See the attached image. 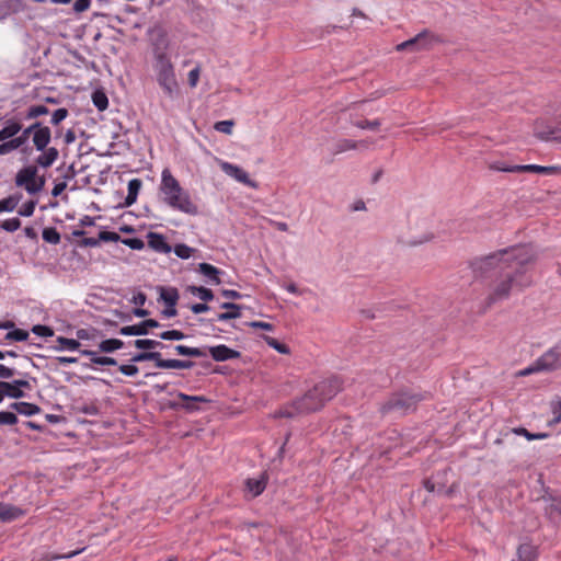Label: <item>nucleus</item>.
<instances>
[{
    "label": "nucleus",
    "mask_w": 561,
    "mask_h": 561,
    "mask_svg": "<svg viewBox=\"0 0 561 561\" xmlns=\"http://www.w3.org/2000/svg\"><path fill=\"white\" fill-rule=\"evenodd\" d=\"M30 138V135L28 134H25V129L22 130V134L18 137H12L10 140L13 142V146H14V149H19L21 147H23L27 139Z\"/></svg>",
    "instance_id": "obj_60"
},
{
    "label": "nucleus",
    "mask_w": 561,
    "mask_h": 561,
    "mask_svg": "<svg viewBox=\"0 0 561 561\" xmlns=\"http://www.w3.org/2000/svg\"><path fill=\"white\" fill-rule=\"evenodd\" d=\"M9 408L21 415L32 416L35 414H39L42 409L39 405L35 403H30L25 401L13 402L9 405Z\"/></svg>",
    "instance_id": "obj_23"
},
{
    "label": "nucleus",
    "mask_w": 561,
    "mask_h": 561,
    "mask_svg": "<svg viewBox=\"0 0 561 561\" xmlns=\"http://www.w3.org/2000/svg\"><path fill=\"white\" fill-rule=\"evenodd\" d=\"M233 125V121H219L214 125V128L219 133L230 135L232 133Z\"/></svg>",
    "instance_id": "obj_54"
},
{
    "label": "nucleus",
    "mask_w": 561,
    "mask_h": 561,
    "mask_svg": "<svg viewBox=\"0 0 561 561\" xmlns=\"http://www.w3.org/2000/svg\"><path fill=\"white\" fill-rule=\"evenodd\" d=\"M51 141V130L46 127L44 131L34 133L32 136V142L36 150H44Z\"/></svg>",
    "instance_id": "obj_27"
},
{
    "label": "nucleus",
    "mask_w": 561,
    "mask_h": 561,
    "mask_svg": "<svg viewBox=\"0 0 561 561\" xmlns=\"http://www.w3.org/2000/svg\"><path fill=\"white\" fill-rule=\"evenodd\" d=\"M492 170L501 171V172H508V173H517L516 171V164H506L504 162H494L490 165Z\"/></svg>",
    "instance_id": "obj_57"
},
{
    "label": "nucleus",
    "mask_w": 561,
    "mask_h": 561,
    "mask_svg": "<svg viewBox=\"0 0 561 561\" xmlns=\"http://www.w3.org/2000/svg\"><path fill=\"white\" fill-rule=\"evenodd\" d=\"M118 370L125 375V376H129V377H133V376H136L139 371L138 367L136 365H133V364H129V365H121L118 367Z\"/></svg>",
    "instance_id": "obj_61"
},
{
    "label": "nucleus",
    "mask_w": 561,
    "mask_h": 561,
    "mask_svg": "<svg viewBox=\"0 0 561 561\" xmlns=\"http://www.w3.org/2000/svg\"><path fill=\"white\" fill-rule=\"evenodd\" d=\"M121 242L133 250H142L145 248V242L139 238H125Z\"/></svg>",
    "instance_id": "obj_58"
},
{
    "label": "nucleus",
    "mask_w": 561,
    "mask_h": 561,
    "mask_svg": "<svg viewBox=\"0 0 561 561\" xmlns=\"http://www.w3.org/2000/svg\"><path fill=\"white\" fill-rule=\"evenodd\" d=\"M149 41L152 48V58L171 55L169 51L170 41L167 31L161 25H154L148 30Z\"/></svg>",
    "instance_id": "obj_8"
},
{
    "label": "nucleus",
    "mask_w": 561,
    "mask_h": 561,
    "mask_svg": "<svg viewBox=\"0 0 561 561\" xmlns=\"http://www.w3.org/2000/svg\"><path fill=\"white\" fill-rule=\"evenodd\" d=\"M220 169L239 183L250 187H256V183L250 179L249 174L242 168L225 161L220 163Z\"/></svg>",
    "instance_id": "obj_11"
},
{
    "label": "nucleus",
    "mask_w": 561,
    "mask_h": 561,
    "mask_svg": "<svg viewBox=\"0 0 561 561\" xmlns=\"http://www.w3.org/2000/svg\"><path fill=\"white\" fill-rule=\"evenodd\" d=\"M37 172L38 169L36 165L22 168L15 175V185L24 187L31 195L39 193L44 188L46 180L44 176H38Z\"/></svg>",
    "instance_id": "obj_7"
},
{
    "label": "nucleus",
    "mask_w": 561,
    "mask_h": 561,
    "mask_svg": "<svg viewBox=\"0 0 561 561\" xmlns=\"http://www.w3.org/2000/svg\"><path fill=\"white\" fill-rule=\"evenodd\" d=\"M160 323L154 319H147L137 324L122 327L119 329V334L122 335H147L149 333V329L158 328Z\"/></svg>",
    "instance_id": "obj_13"
},
{
    "label": "nucleus",
    "mask_w": 561,
    "mask_h": 561,
    "mask_svg": "<svg viewBox=\"0 0 561 561\" xmlns=\"http://www.w3.org/2000/svg\"><path fill=\"white\" fill-rule=\"evenodd\" d=\"M100 244H101V240H99V237L98 238H82L78 242V245L81 248H94V247H99Z\"/></svg>",
    "instance_id": "obj_63"
},
{
    "label": "nucleus",
    "mask_w": 561,
    "mask_h": 561,
    "mask_svg": "<svg viewBox=\"0 0 561 561\" xmlns=\"http://www.w3.org/2000/svg\"><path fill=\"white\" fill-rule=\"evenodd\" d=\"M69 115V112L66 107L57 108L53 112L50 123L54 126H58L64 119H66Z\"/></svg>",
    "instance_id": "obj_50"
},
{
    "label": "nucleus",
    "mask_w": 561,
    "mask_h": 561,
    "mask_svg": "<svg viewBox=\"0 0 561 561\" xmlns=\"http://www.w3.org/2000/svg\"><path fill=\"white\" fill-rule=\"evenodd\" d=\"M415 38H419V42H416V46L420 51L430 50L435 44L442 43L440 37L431 32L430 30H423L422 32L415 35Z\"/></svg>",
    "instance_id": "obj_18"
},
{
    "label": "nucleus",
    "mask_w": 561,
    "mask_h": 561,
    "mask_svg": "<svg viewBox=\"0 0 561 561\" xmlns=\"http://www.w3.org/2000/svg\"><path fill=\"white\" fill-rule=\"evenodd\" d=\"M207 355L210 354L216 362H226L229 359H236L241 356L239 351L232 350L225 344L216 346H205Z\"/></svg>",
    "instance_id": "obj_14"
},
{
    "label": "nucleus",
    "mask_w": 561,
    "mask_h": 561,
    "mask_svg": "<svg viewBox=\"0 0 561 561\" xmlns=\"http://www.w3.org/2000/svg\"><path fill=\"white\" fill-rule=\"evenodd\" d=\"M159 193L161 201L173 210L190 216L198 215V206L192 201L190 193L181 186L168 168L162 170Z\"/></svg>",
    "instance_id": "obj_3"
},
{
    "label": "nucleus",
    "mask_w": 561,
    "mask_h": 561,
    "mask_svg": "<svg viewBox=\"0 0 561 561\" xmlns=\"http://www.w3.org/2000/svg\"><path fill=\"white\" fill-rule=\"evenodd\" d=\"M518 561L536 560L537 551L536 548L528 542L522 543L517 548Z\"/></svg>",
    "instance_id": "obj_35"
},
{
    "label": "nucleus",
    "mask_w": 561,
    "mask_h": 561,
    "mask_svg": "<svg viewBox=\"0 0 561 561\" xmlns=\"http://www.w3.org/2000/svg\"><path fill=\"white\" fill-rule=\"evenodd\" d=\"M22 130V124L15 119H7L4 127L0 130V142L8 141Z\"/></svg>",
    "instance_id": "obj_25"
},
{
    "label": "nucleus",
    "mask_w": 561,
    "mask_h": 561,
    "mask_svg": "<svg viewBox=\"0 0 561 561\" xmlns=\"http://www.w3.org/2000/svg\"><path fill=\"white\" fill-rule=\"evenodd\" d=\"M20 199L21 195H10L3 199H0V213L13 211L19 205Z\"/></svg>",
    "instance_id": "obj_37"
},
{
    "label": "nucleus",
    "mask_w": 561,
    "mask_h": 561,
    "mask_svg": "<svg viewBox=\"0 0 561 561\" xmlns=\"http://www.w3.org/2000/svg\"><path fill=\"white\" fill-rule=\"evenodd\" d=\"M433 239H434V233L430 232V233L424 234L420 239H411L410 241L407 242V245H409V247H417V245H421V244H423L425 242L432 241Z\"/></svg>",
    "instance_id": "obj_62"
},
{
    "label": "nucleus",
    "mask_w": 561,
    "mask_h": 561,
    "mask_svg": "<svg viewBox=\"0 0 561 561\" xmlns=\"http://www.w3.org/2000/svg\"><path fill=\"white\" fill-rule=\"evenodd\" d=\"M48 113H49V110L45 105H42V104L32 105L26 111L25 119H34L42 115H46Z\"/></svg>",
    "instance_id": "obj_41"
},
{
    "label": "nucleus",
    "mask_w": 561,
    "mask_h": 561,
    "mask_svg": "<svg viewBox=\"0 0 561 561\" xmlns=\"http://www.w3.org/2000/svg\"><path fill=\"white\" fill-rule=\"evenodd\" d=\"M158 290H159V294H160V300H162L165 306L168 307H175L178 301H179V298H180V295H179V290L175 288V287H169V288H165V287H158Z\"/></svg>",
    "instance_id": "obj_26"
},
{
    "label": "nucleus",
    "mask_w": 561,
    "mask_h": 561,
    "mask_svg": "<svg viewBox=\"0 0 561 561\" xmlns=\"http://www.w3.org/2000/svg\"><path fill=\"white\" fill-rule=\"evenodd\" d=\"M416 42H419V38H415V36H414V37H412V38H410V39H408L405 42H402V43L398 44L396 46V49L398 51H404V50L420 51L417 46H416Z\"/></svg>",
    "instance_id": "obj_52"
},
{
    "label": "nucleus",
    "mask_w": 561,
    "mask_h": 561,
    "mask_svg": "<svg viewBox=\"0 0 561 561\" xmlns=\"http://www.w3.org/2000/svg\"><path fill=\"white\" fill-rule=\"evenodd\" d=\"M185 334L180 330H169L159 334L161 340L165 341H181L185 339Z\"/></svg>",
    "instance_id": "obj_49"
},
{
    "label": "nucleus",
    "mask_w": 561,
    "mask_h": 561,
    "mask_svg": "<svg viewBox=\"0 0 561 561\" xmlns=\"http://www.w3.org/2000/svg\"><path fill=\"white\" fill-rule=\"evenodd\" d=\"M57 343L59 344L58 346L55 347V350H57V351H64V350L77 351V350H79V347L81 345L79 341L73 340V339H68L65 336H58Z\"/></svg>",
    "instance_id": "obj_39"
},
{
    "label": "nucleus",
    "mask_w": 561,
    "mask_h": 561,
    "mask_svg": "<svg viewBox=\"0 0 561 561\" xmlns=\"http://www.w3.org/2000/svg\"><path fill=\"white\" fill-rule=\"evenodd\" d=\"M514 433H516L517 435H522V436L526 437V439H528V440L545 439V438L548 437L547 433H536V434H534V433L528 432L524 427L515 428Z\"/></svg>",
    "instance_id": "obj_48"
},
{
    "label": "nucleus",
    "mask_w": 561,
    "mask_h": 561,
    "mask_svg": "<svg viewBox=\"0 0 561 561\" xmlns=\"http://www.w3.org/2000/svg\"><path fill=\"white\" fill-rule=\"evenodd\" d=\"M133 343H134L135 347H137L139 350H145L147 352H152L151 350H156V348L164 350V348L170 347L169 345L163 344L160 341L150 340V339H139V340H135Z\"/></svg>",
    "instance_id": "obj_32"
},
{
    "label": "nucleus",
    "mask_w": 561,
    "mask_h": 561,
    "mask_svg": "<svg viewBox=\"0 0 561 561\" xmlns=\"http://www.w3.org/2000/svg\"><path fill=\"white\" fill-rule=\"evenodd\" d=\"M21 220L18 217L5 219L0 222V228L7 232H14L21 227Z\"/></svg>",
    "instance_id": "obj_47"
},
{
    "label": "nucleus",
    "mask_w": 561,
    "mask_h": 561,
    "mask_svg": "<svg viewBox=\"0 0 561 561\" xmlns=\"http://www.w3.org/2000/svg\"><path fill=\"white\" fill-rule=\"evenodd\" d=\"M173 350L176 354L188 357H206L207 352L205 347H191L186 345H175Z\"/></svg>",
    "instance_id": "obj_30"
},
{
    "label": "nucleus",
    "mask_w": 561,
    "mask_h": 561,
    "mask_svg": "<svg viewBox=\"0 0 561 561\" xmlns=\"http://www.w3.org/2000/svg\"><path fill=\"white\" fill-rule=\"evenodd\" d=\"M547 516L553 522L561 520V497H551L546 508Z\"/></svg>",
    "instance_id": "obj_31"
},
{
    "label": "nucleus",
    "mask_w": 561,
    "mask_h": 561,
    "mask_svg": "<svg viewBox=\"0 0 561 561\" xmlns=\"http://www.w3.org/2000/svg\"><path fill=\"white\" fill-rule=\"evenodd\" d=\"M81 354L83 356H87L90 358V360L100 366H115L117 365V360L114 357L108 356H99L96 352L90 351V350H83L81 351Z\"/></svg>",
    "instance_id": "obj_29"
},
{
    "label": "nucleus",
    "mask_w": 561,
    "mask_h": 561,
    "mask_svg": "<svg viewBox=\"0 0 561 561\" xmlns=\"http://www.w3.org/2000/svg\"><path fill=\"white\" fill-rule=\"evenodd\" d=\"M8 341H16V342H23L28 339V332L22 329H15L9 331L7 335L4 336Z\"/></svg>",
    "instance_id": "obj_45"
},
{
    "label": "nucleus",
    "mask_w": 561,
    "mask_h": 561,
    "mask_svg": "<svg viewBox=\"0 0 561 561\" xmlns=\"http://www.w3.org/2000/svg\"><path fill=\"white\" fill-rule=\"evenodd\" d=\"M152 69L163 95L170 100L176 99L180 94V85L171 55L153 57Z\"/></svg>",
    "instance_id": "obj_4"
},
{
    "label": "nucleus",
    "mask_w": 561,
    "mask_h": 561,
    "mask_svg": "<svg viewBox=\"0 0 561 561\" xmlns=\"http://www.w3.org/2000/svg\"><path fill=\"white\" fill-rule=\"evenodd\" d=\"M174 254L183 260H187L192 256V254L196 251L194 248L188 247L185 243H178L174 248H172Z\"/></svg>",
    "instance_id": "obj_43"
},
{
    "label": "nucleus",
    "mask_w": 561,
    "mask_h": 561,
    "mask_svg": "<svg viewBox=\"0 0 561 561\" xmlns=\"http://www.w3.org/2000/svg\"><path fill=\"white\" fill-rule=\"evenodd\" d=\"M0 393H2L3 398H12V399H21L25 397L23 390H18L13 382H8L4 380L0 381Z\"/></svg>",
    "instance_id": "obj_33"
},
{
    "label": "nucleus",
    "mask_w": 561,
    "mask_h": 561,
    "mask_svg": "<svg viewBox=\"0 0 561 561\" xmlns=\"http://www.w3.org/2000/svg\"><path fill=\"white\" fill-rule=\"evenodd\" d=\"M187 289L205 302L211 301L214 299L213 290L204 286H188Z\"/></svg>",
    "instance_id": "obj_38"
},
{
    "label": "nucleus",
    "mask_w": 561,
    "mask_h": 561,
    "mask_svg": "<svg viewBox=\"0 0 561 561\" xmlns=\"http://www.w3.org/2000/svg\"><path fill=\"white\" fill-rule=\"evenodd\" d=\"M197 271L208 279V283L214 285L221 283L220 275L224 274V271L218 267L209 263H199Z\"/></svg>",
    "instance_id": "obj_21"
},
{
    "label": "nucleus",
    "mask_w": 561,
    "mask_h": 561,
    "mask_svg": "<svg viewBox=\"0 0 561 561\" xmlns=\"http://www.w3.org/2000/svg\"><path fill=\"white\" fill-rule=\"evenodd\" d=\"M516 171L517 173L534 172L545 175H552L558 174L561 171V168L554 165L543 167L538 164H516Z\"/></svg>",
    "instance_id": "obj_20"
},
{
    "label": "nucleus",
    "mask_w": 561,
    "mask_h": 561,
    "mask_svg": "<svg viewBox=\"0 0 561 561\" xmlns=\"http://www.w3.org/2000/svg\"><path fill=\"white\" fill-rule=\"evenodd\" d=\"M358 149V145L355 144V140L352 139H339L334 145L332 146L331 152L333 156L343 153L348 150H356Z\"/></svg>",
    "instance_id": "obj_34"
},
{
    "label": "nucleus",
    "mask_w": 561,
    "mask_h": 561,
    "mask_svg": "<svg viewBox=\"0 0 561 561\" xmlns=\"http://www.w3.org/2000/svg\"><path fill=\"white\" fill-rule=\"evenodd\" d=\"M42 237L45 242L50 244H58L60 242V233L56 228L48 227L43 230Z\"/></svg>",
    "instance_id": "obj_42"
},
{
    "label": "nucleus",
    "mask_w": 561,
    "mask_h": 561,
    "mask_svg": "<svg viewBox=\"0 0 561 561\" xmlns=\"http://www.w3.org/2000/svg\"><path fill=\"white\" fill-rule=\"evenodd\" d=\"M92 102L99 111H105L108 106V99L102 90L93 92Z\"/></svg>",
    "instance_id": "obj_40"
},
{
    "label": "nucleus",
    "mask_w": 561,
    "mask_h": 561,
    "mask_svg": "<svg viewBox=\"0 0 561 561\" xmlns=\"http://www.w3.org/2000/svg\"><path fill=\"white\" fill-rule=\"evenodd\" d=\"M148 360L153 362L154 366L160 369H191L195 366V363L188 359H164L160 352H140L130 358L131 363H141Z\"/></svg>",
    "instance_id": "obj_6"
},
{
    "label": "nucleus",
    "mask_w": 561,
    "mask_h": 561,
    "mask_svg": "<svg viewBox=\"0 0 561 561\" xmlns=\"http://www.w3.org/2000/svg\"><path fill=\"white\" fill-rule=\"evenodd\" d=\"M141 185H142V181L140 179H131L128 182V186H127L128 193H127V196L125 197V202H124L125 206H127V207L131 206L137 201V196L139 194Z\"/></svg>",
    "instance_id": "obj_28"
},
{
    "label": "nucleus",
    "mask_w": 561,
    "mask_h": 561,
    "mask_svg": "<svg viewBox=\"0 0 561 561\" xmlns=\"http://www.w3.org/2000/svg\"><path fill=\"white\" fill-rule=\"evenodd\" d=\"M263 339L270 347L274 348L279 354H288L289 353V347L286 344L280 343L276 339L268 336V335H264Z\"/></svg>",
    "instance_id": "obj_44"
},
{
    "label": "nucleus",
    "mask_w": 561,
    "mask_h": 561,
    "mask_svg": "<svg viewBox=\"0 0 561 561\" xmlns=\"http://www.w3.org/2000/svg\"><path fill=\"white\" fill-rule=\"evenodd\" d=\"M535 136L541 140L558 141L561 144V126H548L537 122L534 128Z\"/></svg>",
    "instance_id": "obj_15"
},
{
    "label": "nucleus",
    "mask_w": 561,
    "mask_h": 561,
    "mask_svg": "<svg viewBox=\"0 0 561 561\" xmlns=\"http://www.w3.org/2000/svg\"><path fill=\"white\" fill-rule=\"evenodd\" d=\"M19 419L15 413L11 411H0V425H15Z\"/></svg>",
    "instance_id": "obj_51"
},
{
    "label": "nucleus",
    "mask_w": 561,
    "mask_h": 561,
    "mask_svg": "<svg viewBox=\"0 0 561 561\" xmlns=\"http://www.w3.org/2000/svg\"><path fill=\"white\" fill-rule=\"evenodd\" d=\"M147 239L149 248L154 252L168 254L172 251V247L162 233L150 231L147 233Z\"/></svg>",
    "instance_id": "obj_16"
},
{
    "label": "nucleus",
    "mask_w": 561,
    "mask_h": 561,
    "mask_svg": "<svg viewBox=\"0 0 561 561\" xmlns=\"http://www.w3.org/2000/svg\"><path fill=\"white\" fill-rule=\"evenodd\" d=\"M32 332L38 336L44 337H50L54 335V330L50 327L44 324L33 325Z\"/></svg>",
    "instance_id": "obj_55"
},
{
    "label": "nucleus",
    "mask_w": 561,
    "mask_h": 561,
    "mask_svg": "<svg viewBox=\"0 0 561 561\" xmlns=\"http://www.w3.org/2000/svg\"><path fill=\"white\" fill-rule=\"evenodd\" d=\"M342 390V381L339 377H331L319 381L302 397L284 405L275 412L276 417H295L299 414H308L321 410L324 404Z\"/></svg>",
    "instance_id": "obj_2"
},
{
    "label": "nucleus",
    "mask_w": 561,
    "mask_h": 561,
    "mask_svg": "<svg viewBox=\"0 0 561 561\" xmlns=\"http://www.w3.org/2000/svg\"><path fill=\"white\" fill-rule=\"evenodd\" d=\"M537 260L529 245L499 250L473 265L479 276L490 274L493 280L486 297L488 306L506 300L515 291H523L533 284L531 268Z\"/></svg>",
    "instance_id": "obj_1"
},
{
    "label": "nucleus",
    "mask_w": 561,
    "mask_h": 561,
    "mask_svg": "<svg viewBox=\"0 0 561 561\" xmlns=\"http://www.w3.org/2000/svg\"><path fill=\"white\" fill-rule=\"evenodd\" d=\"M425 399L426 396L421 392H412L409 390L394 392L381 404L380 413L382 415L394 414L403 416L414 412L417 404Z\"/></svg>",
    "instance_id": "obj_5"
},
{
    "label": "nucleus",
    "mask_w": 561,
    "mask_h": 561,
    "mask_svg": "<svg viewBox=\"0 0 561 561\" xmlns=\"http://www.w3.org/2000/svg\"><path fill=\"white\" fill-rule=\"evenodd\" d=\"M99 240L104 241V242H118L121 240H123L121 238V236L116 232H113V231H101L99 233Z\"/></svg>",
    "instance_id": "obj_59"
},
{
    "label": "nucleus",
    "mask_w": 561,
    "mask_h": 561,
    "mask_svg": "<svg viewBox=\"0 0 561 561\" xmlns=\"http://www.w3.org/2000/svg\"><path fill=\"white\" fill-rule=\"evenodd\" d=\"M36 204V201H28L24 203L18 210V214L23 217H31L34 214Z\"/></svg>",
    "instance_id": "obj_53"
},
{
    "label": "nucleus",
    "mask_w": 561,
    "mask_h": 561,
    "mask_svg": "<svg viewBox=\"0 0 561 561\" xmlns=\"http://www.w3.org/2000/svg\"><path fill=\"white\" fill-rule=\"evenodd\" d=\"M124 347V342L118 339H107L103 340L99 344V351L102 353H113L117 350H121Z\"/></svg>",
    "instance_id": "obj_36"
},
{
    "label": "nucleus",
    "mask_w": 561,
    "mask_h": 561,
    "mask_svg": "<svg viewBox=\"0 0 561 561\" xmlns=\"http://www.w3.org/2000/svg\"><path fill=\"white\" fill-rule=\"evenodd\" d=\"M199 73H201V69L199 67H195L193 68L190 72H188V84L192 87V88H195L197 85V82L199 80Z\"/></svg>",
    "instance_id": "obj_64"
},
{
    "label": "nucleus",
    "mask_w": 561,
    "mask_h": 561,
    "mask_svg": "<svg viewBox=\"0 0 561 561\" xmlns=\"http://www.w3.org/2000/svg\"><path fill=\"white\" fill-rule=\"evenodd\" d=\"M537 368L554 371L561 368V341L537 358Z\"/></svg>",
    "instance_id": "obj_10"
},
{
    "label": "nucleus",
    "mask_w": 561,
    "mask_h": 561,
    "mask_svg": "<svg viewBox=\"0 0 561 561\" xmlns=\"http://www.w3.org/2000/svg\"><path fill=\"white\" fill-rule=\"evenodd\" d=\"M25 515V511L21 507L9 503H0V520L10 523Z\"/></svg>",
    "instance_id": "obj_19"
},
{
    "label": "nucleus",
    "mask_w": 561,
    "mask_h": 561,
    "mask_svg": "<svg viewBox=\"0 0 561 561\" xmlns=\"http://www.w3.org/2000/svg\"><path fill=\"white\" fill-rule=\"evenodd\" d=\"M176 397L180 401H169L168 408L171 410H184L188 413L199 411L198 403H207L209 400L203 396H188L183 392H178Z\"/></svg>",
    "instance_id": "obj_9"
},
{
    "label": "nucleus",
    "mask_w": 561,
    "mask_h": 561,
    "mask_svg": "<svg viewBox=\"0 0 561 561\" xmlns=\"http://www.w3.org/2000/svg\"><path fill=\"white\" fill-rule=\"evenodd\" d=\"M354 125L360 129L375 130L381 125V122L379 119H374V121L362 119V121L354 123Z\"/></svg>",
    "instance_id": "obj_56"
},
{
    "label": "nucleus",
    "mask_w": 561,
    "mask_h": 561,
    "mask_svg": "<svg viewBox=\"0 0 561 561\" xmlns=\"http://www.w3.org/2000/svg\"><path fill=\"white\" fill-rule=\"evenodd\" d=\"M550 409L554 417L550 421V424H559L561 422V398L558 397L550 403Z\"/></svg>",
    "instance_id": "obj_46"
},
{
    "label": "nucleus",
    "mask_w": 561,
    "mask_h": 561,
    "mask_svg": "<svg viewBox=\"0 0 561 561\" xmlns=\"http://www.w3.org/2000/svg\"><path fill=\"white\" fill-rule=\"evenodd\" d=\"M41 154L35 159L36 168L47 169L51 167L59 158V151L56 147H46L44 150H38Z\"/></svg>",
    "instance_id": "obj_17"
},
{
    "label": "nucleus",
    "mask_w": 561,
    "mask_h": 561,
    "mask_svg": "<svg viewBox=\"0 0 561 561\" xmlns=\"http://www.w3.org/2000/svg\"><path fill=\"white\" fill-rule=\"evenodd\" d=\"M24 8L22 0H3L0 1V21L8 16L19 13Z\"/></svg>",
    "instance_id": "obj_22"
},
{
    "label": "nucleus",
    "mask_w": 561,
    "mask_h": 561,
    "mask_svg": "<svg viewBox=\"0 0 561 561\" xmlns=\"http://www.w3.org/2000/svg\"><path fill=\"white\" fill-rule=\"evenodd\" d=\"M220 308L226 309L228 311L218 313L217 314L218 321H228V320L237 319V318L241 317V309H242L241 305H237L234 302H222L220 305Z\"/></svg>",
    "instance_id": "obj_24"
},
{
    "label": "nucleus",
    "mask_w": 561,
    "mask_h": 561,
    "mask_svg": "<svg viewBox=\"0 0 561 561\" xmlns=\"http://www.w3.org/2000/svg\"><path fill=\"white\" fill-rule=\"evenodd\" d=\"M268 477L265 472L261 473L257 478H248L244 481L245 496L254 499L261 495L266 489Z\"/></svg>",
    "instance_id": "obj_12"
}]
</instances>
